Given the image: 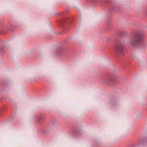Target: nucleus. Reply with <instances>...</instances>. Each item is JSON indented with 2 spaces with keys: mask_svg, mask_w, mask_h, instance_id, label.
I'll use <instances>...</instances> for the list:
<instances>
[{
  "mask_svg": "<svg viewBox=\"0 0 147 147\" xmlns=\"http://www.w3.org/2000/svg\"><path fill=\"white\" fill-rule=\"evenodd\" d=\"M114 47L117 53L121 55L124 54L125 49L124 45L120 42H117L114 45Z\"/></svg>",
  "mask_w": 147,
  "mask_h": 147,
  "instance_id": "obj_1",
  "label": "nucleus"
},
{
  "mask_svg": "<svg viewBox=\"0 0 147 147\" xmlns=\"http://www.w3.org/2000/svg\"><path fill=\"white\" fill-rule=\"evenodd\" d=\"M144 36L143 35H139L136 36L134 38L130 41L129 44L132 46H135L138 43L141 42L144 40Z\"/></svg>",
  "mask_w": 147,
  "mask_h": 147,
  "instance_id": "obj_2",
  "label": "nucleus"
}]
</instances>
